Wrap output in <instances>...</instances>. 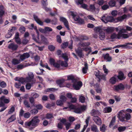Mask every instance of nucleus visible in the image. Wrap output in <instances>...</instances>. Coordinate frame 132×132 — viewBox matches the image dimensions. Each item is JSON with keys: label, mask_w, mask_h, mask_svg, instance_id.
<instances>
[{"label": "nucleus", "mask_w": 132, "mask_h": 132, "mask_svg": "<svg viewBox=\"0 0 132 132\" xmlns=\"http://www.w3.org/2000/svg\"><path fill=\"white\" fill-rule=\"evenodd\" d=\"M91 130L92 131L94 132H98V131L97 126L94 124L91 126Z\"/></svg>", "instance_id": "393cba45"}, {"label": "nucleus", "mask_w": 132, "mask_h": 132, "mask_svg": "<svg viewBox=\"0 0 132 132\" xmlns=\"http://www.w3.org/2000/svg\"><path fill=\"white\" fill-rule=\"evenodd\" d=\"M68 80H72V82H75L77 79L74 78V76L72 75H70L68 76L67 77Z\"/></svg>", "instance_id": "72a5a7b5"}, {"label": "nucleus", "mask_w": 132, "mask_h": 132, "mask_svg": "<svg viewBox=\"0 0 132 132\" xmlns=\"http://www.w3.org/2000/svg\"><path fill=\"white\" fill-rule=\"evenodd\" d=\"M103 69L104 71V73L105 74V75H106L108 73V70L106 69V66L105 65H103Z\"/></svg>", "instance_id": "e2e57ef3"}, {"label": "nucleus", "mask_w": 132, "mask_h": 132, "mask_svg": "<svg viewBox=\"0 0 132 132\" xmlns=\"http://www.w3.org/2000/svg\"><path fill=\"white\" fill-rule=\"evenodd\" d=\"M28 76L26 77L28 82H30L34 79V75L32 72H29L28 73Z\"/></svg>", "instance_id": "dca6fc26"}, {"label": "nucleus", "mask_w": 132, "mask_h": 132, "mask_svg": "<svg viewBox=\"0 0 132 132\" xmlns=\"http://www.w3.org/2000/svg\"><path fill=\"white\" fill-rule=\"evenodd\" d=\"M23 103L24 105L27 108H29L30 107V105L29 102L26 100H25L23 102Z\"/></svg>", "instance_id": "79ce46f5"}, {"label": "nucleus", "mask_w": 132, "mask_h": 132, "mask_svg": "<svg viewBox=\"0 0 132 132\" xmlns=\"http://www.w3.org/2000/svg\"><path fill=\"white\" fill-rule=\"evenodd\" d=\"M48 48V49L51 51H54L55 49V47L52 45H49Z\"/></svg>", "instance_id": "8fccbe9b"}, {"label": "nucleus", "mask_w": 132, "mask_h": 132, "mask_svg": "<svg viewBox=\"0 0 132 132\" xmlns=\"http://www.w3.org/2000/svg\"><path fill=\"white\" fill-rule=\"evenodd\" d=\"M90 43L89 42H84L82 43H80L79 45L81 47L88 46L90 45Z\"/></svg>", "instance_id": "7c9ffc66"}, {"label": "nucleus", "mask_w": 132, "mask_h": 132, "mask_svg": "<svg viewBox=\"0 0 132 132\" xmlns=\"http://www.w3.org/2000/svg\"><path fill=\"white\" fill-rule=\"evenodd\" d=\"M103 31H105L106 33L110 34L112 32L114 31V28L112 27H104L102 28Z\"/></svg>", "instance_id": "4468645a"}, {"label": "nucleus", "mask_w": 132, "mask_h": 132, "mask_svg": "<svg viewBox=\"0 0 132 132\" xmlns=\"http://www.w3.org/2000/svg\"><path fill=\"white\" fill-rule=\"evenodd\" d=\"M118 34H117L115 33H114L112 34L111 36V38L112 39L115 38H118Z\"/></svg>", "instance_id": "e433bc0d"}, {"label": "nucleus", "mask_w": 132, "mask_h": 132, "mask_svg": "<svg viewBox=\"0 0 132 132\" xmlns=\"http://www.w3.org/2000/svg\"><path fill=\"white\" fill-rule=\"evenodd\" d=\"M79 38L80 40H87L88 39V38L87 36L84 35L79 36Z\"/></svg>", "instance_id": "2f4dec72"}, {"label": "nucleus", "mask_w": 132, "mask_h": 132, "mask_svg": "<svg viewBox=\"0 0 132 132\" xmlns=\"http://www.w3.org/2000/svg\"><path fill=\"white\" fill-rule=\"evenodd\" d=\"M40 65L43 67H45L46 69H48L49 70H51L50 68L48 67V65L47 63H46L45 64H43L42 62V61H40Z\"/></svg>", "instance_id": "f704fd0d"}, {"label": "nucleus", "mask_w": 132, "mask_h": 132, "mask_svg": "<svg viewBox=\"0 0 132 132\" xmlns=\"http://www.w3.org/2000/svg\"><path fill=\"white\" fill-rule=\"evenodd\" d=\"M56 39L57 42L59 43H61L62 42V40L61 39L60 36L59 35L56 36Z\"/></svg>", "instance_id": "bf43d9fd"}, {"label": "nucleus", "mask_w": 132, "mask_h": 132, "mask_svg": "<svg viewBox=\"0 0 132 132\" xmlns=\"http://www.w3.org/2000/svg\"><path fill=\"white\" fill-rule=\"evenodd\" d=\"M3 8H2L0 10V17H2L5 13V11L3 10Z\"/></svg>", "instance_id": "0e129e2a"}, {"label": "nucleus", "mask_w": 132, "mask_h": 132, "mask_svg": "<svg viewBox=\"0 0 132 132\" xmlns=\"http://www.w3.org/2000/svg\"><path fill=\"white\" fill-rule=\"evenodd\" d=\"M0 85L2 88H5L6 86V83L4 81L0 82Z\"/></svg>", "instance_id": "6e6d98bb"}, {"label": "nucleus", "mask_w": 132, "mask_h": 132, "mask_svg": "<svg viewBox=\"0 0 132 132\" xmlns=\"http://www.w3.org/2000/svg\"><path fill=\"white\" fill-rule=\"evenodd\" d=\"M50 63L51 65H52L55 68H56L59 69H61L60 66L63 67H67L68 66V63L66 61H63L61 60H59L56 62L53 59L51 58L49 60Z\"/></svg>", "instance_id": "f257e3e1"}, {"label": "nucleus", "mask_w": 132, "mask_h": 132, "mask_svg": "<svg viewBox=\"0 0 132 132\" xmlns=\"http://www.w3.org/2000/svg\"><path fill=\"white\" fill-rule=\"evenodd\" d=\"M93 119L95 123L98 125H100L102 123L101 119L98 116L93 117Z\"/></svg>", "instance_id": "2eb2a0df"}, {"label": "nucleus", "mask_w": 132, "mask_h": 132, "mask_svg": "<svg viewBox=\"0 0 132 132\" xmlns=\"http://www.w3.org/2000/svg\"><path fill=\"white\" fill-rule=\"evenodd\" d=\"M8 47L9 49H11L13 51H15L18 48V46L13 43H11L9 45Z\"/></svg>", "instance_id": "6ab92c4d"}, {"label": "nucleus", "mask_w": 132, "mask_h": 132, "mask_svg": "<svg viewBox=\"0 0 132 132\" xmlns=\"http://www.w3.org/2000/svg\"><path fill=\"white\" fill-rule=\"evenodd\" d=\"M124 88V85L121 84H119L118 85L114 86V89L116 91H118L119 90H123Z\"/></svg>", "instance_id": "5701e85b"}, {"label": "nucleus", "mask_w": 132, "mask_h": 132, "mask_svg": "<svg viewBox=\"0 0 132 132\" xmlns=\"http://www.w3.org/2000/svg\"><path fill=\"white\" fill-rule=\"evenodd\" d=\"M24 111L21 109L20 110V112L19 116L20 117H21L23 116L25 118H28L30 116V114L29 112H28L27 113H24Z\"/></svg>", "instance_id": "1a4fd4ad"}, {"label": "nucleus", "mask_w": 132, "mask_h": 132, "mask_svg": "<svg viewBox=\"0 0 132 132\" xmlns=\"http://www.w3.org/2000/svg\"><path fill=\"white\" fill-rule=\"evenodd\" d=\"M72 123L71 122H67L64 125L65 126L66 129L67 130H68L69 128H70Z\"/></svg>", "instance_id": "58836bf2"}, {"label": "nucleus", "mask_w": 132, "mask_h": 132, "mask_svg": "<svg viewBox=\"0 0 132 132\" xmlns=\"http://www.w3.org/2000/svg\"><path fill=\"white\" fill-rule=\"evenodd\" d=\"M75 51L78 56L80 57H83L84 56V54L82 52V50L80 47H78L77 49H75Z\"/></svg>", "instance_id": "9b49d317"}, {"label": "nucleus", "mask_w": 132, "mask_h": 132, "mask_svg": "<svg viewBox=\"0 0 132 132\" xmlns=\"http://www.w3.org/2000/svg\"><path fill=\"white\" fill-rule=\"evenodd\" d=\"M85 67L82 69V71L85 74L87 73L88 69L87 64L85 63L84 64Z\"/></svg>", "instance_id": "a878e982"}, {"label": "nucleus", "mask_w": 132, "mask_h": 132, "mask_svg": "<svg viewBox=\"0 0 132 132\" xmlns=\"http://www.w3.org/2000/svg\"><path fill=\"white\" fill-rule=\"evenodd\" d=\"M68 45V43L64 42L61 45V48L63 49L65 48Z\"/></svg>", "instance_id": "13d9d810"}, {"label": "nucleus", "mask_w": 132, "mask_h": 132, "mask_svg": "<svg viewBox=\"0 0 132 132\" xmlns=\"http://www.w3.org/2000/svg\"><path fill=\"white\" fill-rule=\"evenodd\" d=\"M30 112L32 114H36L38 113V110L36 109H34L31 110L30 111Z\"/></svg>", "instance_id": "37998d69"}, {"label": "nucleus", "mask_w": 132, "mask_h": 132, "mask_svg": "<svg viewBox=\"0 0 132 132\" xmlns=\"http://www.w3.org/2000/svg\"><path fill=\"white\" fill-rule=\"evenodd\" d=\"M127 16L126 14H124L122 16H120L115 19V22L117 23L119 22H121L126 19Z\"/></svg>", "instance_id": "f3484780"}, {"label": "nucleus", "mask_w": 132, "mask_h": 132, "mask_svg": "<svg viewBox=\"0 0 132 132\" xmlns=\"http://www.w3.org/2000/svg\"><path fill=\"white\" fill-rule=\"evenodd\" d=\"M85 97L82 96H81L79 98L80 101L82 103L85 102Z\"/></svg>", "instance_id": "a18cd8bd"}, {"label": "nucleus", "mask_w": 132, "mask_h": 132, "mask_svg": "<svg viewBox=\"0 0 132 132\" xmlns=\"http://www.w3.org/2000/svg\"><path fill=\"white\" fill-rule=\"evenodd\" d=\"M116 77L120 80H123L126 78L123 73L121 71H120L119 72L118 76L116 75Z\"/></svg>", "instance_id": "aec40b11"}, {"label": "nucleus", "mask_w": 132, "mask_h": 132, "mask_svg": "<svg viewBox=\"0 0 132 132\" xmlns=\"http://www.w3.org/2000/svg\"><path fill=\"white\" fill-rule=\"evenodd\" d=\"M63 101L61 100H58L57 101L56 103L58 105L61 106L63 105Z\"/></svg>", "instance_id": "680f3d73"}, {"label": "nucleus", "mask_w": 132, "mask_h": 132, "mask_svg": "<svg viewBox=\"0 0 132 132\" xmlns=\"http://www.w3.org/2000/svg\"><path fill=\"white\" fill-rule=\"evenodd\" d=\"M31 95L34 98H36L38 97L39 96V95L35 92H34L31 94Z\"/></svg>", "instance_id": "09e8293b"}, {"label": "nucleus", "mask_w": 132, "mask_h": 132, "mask_svg": "<svg viewBox=\"0 0 132 132\" xmlns=\"http://www.w3.org/2000/svg\"><path fill=\"white\" fill-rule=\"evenodd\" d=\"M41 3L43 6H47L48 5L47 0H42Z\"/></svg>", "instance_id": "5fc2aeb1"}, {"label": "nucleus", "mask_w": 132, "mask_h": 132, "mask_svg": "<svg viewBox=\"0 0 132 132\" xmlns=\"http://www.w3.org/2000/svg\"><path fill=\"white\" fill-rule=\"evenodd\" d=\"M123 110L119 112L118 116L120 120L122 122L125 121V114L123 113Z\"/></svg>", "instance_id": "ddd939ff"}, {"label": "nucleus", "mask_w": 132, "mask_h": 132, "mask_svg": "<svg viewBox=\"0 0 132 132\" xmlns=\"http://www.w3.org/2000/svg\"><path fill=\"white\" fill-rule=\"evenodd\" d=\"M15 110L14 107L13 106H12L9 110L7 114H11Z\"/></svg>", "instance_id": "ea45409f"}, {"label": "nucleus", "mask_w": 132, "mask_h": 132, "mask_svg": "<svg viewBox=\"0 0 132 132\" xmlns=\"http://www.w3.org/2000/svg\"><path fill=\"white\" fill-rule=\"evenodd\" d=\"M33 17L35 21L40 26H43V22L42 21L37 15L35 14H34L33 15Z\"/></svg>", "instance_id": "a211bd4d"}, {"label": "nucleus", "mask_w": 132, "mask_h": 132, "mask_svg": "<svg viewBox=\"0 0 132 132\" xmlns=\"http://www.w3.org/2000/svg\"><path fill=\"white\" fill-rule=\"evenodd\" d=\"M126 129L125 127L121 126L118 128V130L120 132L124 131Z\"/></svg>", "instance_id": "3c124183"}, {"label": "nucleus", "mask_w": 132, "mask_h": 132, "mask_svg": "<svg viewBox=\"0 0 132 132\" xmlns=\"http://www.w3.org/2000/svg\"><path fill=\"white\" fill-rule=\"evenodd\" d=\"M20 62V61L16 59H13L12 61V63L13 65H15L18 64Z\"/></svg>", "instance_id": "4c0bfd02"}, {"label": "nucleus", "mask_w": 132, "mask_h": 132, "mask_svg": "<svg viewBox=\"0 0 132 132\" xmlns=\"http://www.w3.org/2000/svg\"><path fill=\"white\" fill-rule=\"evenodd\" d=\"M89 8L90 10L91 11L93 12L95 11V8L94 5H90Z\"/></svg>", "instance_id": "4d7b16f0"}, {"label": "nucleus", "mask_w": 132, "mask_h": 132, "mask_svg": "<svg viewBox=\"0 0 132 132\" xmlns=\"http://www.w3.org/2000/svg\"><path fill=\"white\" fill-rule=\"evenodd\" d=\"M106 126L104 124H103L102 126L100 127V130L102 132H105L106 130Z\"/></svg>", "instance_id": "c9c22d12"}, {"label": "nucleus", "mask_w": 132, "mask_h": 132, "mask_svg": "<svg viewBox=\"0 0 132 132\" xmlns=\"http://www.w3.org/2000/svg\"><path fill=\"white\" fill-rule=\"evenodd\" d=\"M86 109V107L84 105L81 106L80 108H77L76 106L74 112L77 113H80L82 111H85Z\"/></svg>", "instance_id": "9d476101"}, {"label": "nucleus", "mask_w": 132, "mask_h": 132, "mask_svg": "<svg viewBox=\"0 0 132 132\" xmlns=\"http://www.w3.org/2000/svg\"><path fill=\"white\" fill-rule=\"evenodd\" d=\"M19 82H20L21 84H23L24 82H28L26 79V77L25 78L21 77L19 78Z\"/></svg>", "instance_id": "bb28decb"}, {"label": "nucleus", "mask_w": 132, "mask_h": 132, "mask_svg": "<svg viewBox=\"0 0 132 132\" xmlns=\"http://www.w3.org/2000/svg\"><path fill=\"white\" fill-rule=\"evenodd\" d=\"M117 78L116 77V75L114 77H112L110 80V82L112 84H115Z\"/></svg>", "instance_id": "c756f323"}, {"label": "nucleus", "mask_w": 132, "mask_h": 132, "mask_svg": "<svg viewBox=\"0 0 132 132\" xmlns=\"http://www.w3.org/2000/svg\"><path fill=\"white\" fill-rule=\"evenodd\" d=\"M125 114V119H126L127 120H128L130 119L131 118V116L129 113H127Z\"/></svg>", "instance_id": "052dcab7"}, {"label": "nucleus", "mask_w": 132, "mask_h": 132, "mask_svg": "<svg viewBox=\"0 0 132 132\" xmlns=\"http://www.w3.org/2000/svg\"><path fill=\"white\" fill-rule=\"evenodd\" d=\"M106 75H104V74H100V76L98 77V78L99 79L98 80L99 82L100 81L101 79H103V80L105 81L106 80L105 76Z\"/></svg>", "instance_id": "cd10ccee"}, {"label": "nucleus", "mask_w": 132, "mask_h": 132, "mask_svg": "<svg viewBox=\"0 0 132 132\" xmlns=\"http://www.w3.org/2000/svg\"><path fill=\"white\" fill-rule=\"evenodd\" d=\"M116 118L115 117L113 118L109 124V126L111 127V126L113 125L115 122Z\"/></svg>", "instance_id": "c03bdc74"}, {"label": "nucleus", "mask_w": 132, "mask_h": 132, "mask_svg": "<svg viewBox=\"0 0 132 132\" xmlns=\"http://www.w3.org/2000/svg\"><path fill=\"white\" fill-rule=\"evenodd\" d=\"M26 66L22 64H20L17 65L16 68L18 70L21 69Z\"/></svg>", "instance_id": "603ef678"}, {"label": "nucleus", "mask_w": 132, "mask_h": 132, "mask_svg": "<svg viewBox=\"0 0 132 132\" xmlns=\"http://www.w3.org/2000/svg\"><path fill=\"white\" fill-rule=\"evenodd\" d=\"M112 110L111 107H107L105 108L104 110V112L105 113H108L111 112Z\"/></svg>", "instance_id": "473e14b6"}, {"label": "nucleus", "mask_w": 132, "mask_h": 132, "mask_svg": "<svg viewBox=\"0 0 132 132\" xmlns=\"http://www.w3.org/2000/svg\"><path fill=\"white\" fill-rule=\"evenodd\" d=\"M103 56L104 59L106 60L107 62H110L112 60L111 57L110 56L109 54L108 53L103 54Z\"/></svg>", "instance_id": "4be33fe9"}, {"label": "nucleus", "mask_w": 132, "mask_h": 132, "mask_svg": "<svg viewBox=\"0 0 132 132\" xmlns=\"http://www.w3.org/2000/svg\"><path fill=\"white\" fill-rule=\"evenodd\" d=\"M94 31L99 33V38L101 40H103L105 37V32L103 31L102 27L99 26L96 27L94 29Z\"/></svg>", "instance_id": "39448f33"}, {"label": "nucleus", "mask_w": 132, "mask_h": 132, "mask_svg": "<svg viewBox=\"0 0 132 132\" xmlns=\"http://www.w3.org/2000/svg\"><path fill=\"white\" fill-rule=\"evenodd\" d=\"M72 85L73 88L76 90H78L80 89L82 85V83L81 81H78L77 80L75 82H74Z\"/></svg>", "instance_id": "6e6552de"}, {"label": "nucleus", "mask_w": 132, "mask_h": 132, "mask_svg": "<svg viewBox=\"0 0 132 132\" xmlns=\"http://www.w3.org/2000/svg\"><path fill=\"white\" fill-rule=\"evenodd\" d=\"M57 19L56 18H54L53 19L51 20V22L52 24L55 25L57 23Z\"/></svg>", "instance_id": "774afa93"}, {"label": "nucleus", "mask_w": 132, "mask_h": 132, "mask_svg": "<svg viewBox=\"0 0 132 132\" xmlns=\"http://www.w3.org/2000/svg\"><path fill=\"white\" fill-rule=\"evenodd\" d=\"M60 21L64 23V25L68 30H70L69 27V23L67 20L65 18L63 17H60Z\"/></svg>", "instance_id": "f8f14e48"}, {"label": "nucleus", "mask_w": 132, "mask_h": 132, "mask_svg": "<svg viewBox=\"0 0 132 132\" xmlns=\"http://www.w3.org/2000/svg\"><path fill=\"white\" fill-rule=\"evenodd\" d=\"M116 31H118V39H120L122 37L124 38H127L129 37V35L127 34H125L126 33V30L123 28L119 26L115 28Z\"/></svg>", "instance_id": "7ed1b4c3"}, {"label": "nucleus", "mask_w": 132, "mask_h": 132, "mask_svg": "<svg viewBox=\"0 0 132 132\" xmlns=\"http://www.w3.org/2000/svg\"><path fill=\"white\" fill-rule=\"evenodd\" d=\"M29 101L31 103V104L34 105L35 104L34 102V98L33 97H31L29 98Z\"/></svg>", "instance_id": "864d4df0"}, {"label": "nucleus", "mask_w": 132, "mask_h": 132, "mask_svg": "<svg viewBox=\"0 0 132 132\" xmlns=\"http://www.w3.org/2000/svg\"><path fill=\"white\" fill-rule=\"evenodd\" d=\"M101 20L105 23L108 22H111L113 23L115 22V19L112 16H108L106 17L105 16H103L101 18Z\"/></svg>", "instance_id": "423d86ee"}, {"label": "nucleus", "mask_w": 132, "mask_h": 132, "mask_svg": "<svg viewBox=\"0 0 132 132\" xmlns=\"http://www.w3.org/2000/svg\"><path fill=\"white\" fill-rule=\"evenodd\" d=\"M16 119L15 115V114L12 115L7 120L6 122L9 123L14 121Z\"/></svg>", "instance_id": "b1692460"}, {"label": "nucleus", "mask_w": 132, "mask_h": 132, "mask_svg": "<svg viewBox=\"0 0 132 132\" xmlns=\"http://www.w3.org/2000/svg\"><path fill=\"white\" fill-rule=\"evenodd\" d=\"M83 0H77L76 1V2L77 5H81L83 3Z\"/></svg>", "instance_id": "338daca9"}, {"label": "nucleus", "mask_w": 132, "mask_h": 132, "mask_svg": "<svg viewBox=\"0 0 132 132\" xmlns=\"http://www.w3.org/2000/svg\"><path fill=\"white\" fill-rule=\"evenodd\" d=\"M109 5L111 7H113L116 4V3L114 1L111 0L109 3Z\"/></svg>", "instance_id": "49530a36"}, {"label": "nucleus", "mask_w": 132, "mask_h": 132, "mask_svg": "<svg viewBox=\"0 0 132 132\" xmlns=\"http://www.w3.org/2000/svg\"><path fill=\"white\" fill-rule=\"evenodd\" d=\"M40 122L38 117L35 116L33 117L32 120L29 122H26L25 125L27 127H30L31 126V129L37 126Z\"/></svg>", "instance_id": "f03ea898"}, {"label": "nucleus", "mask_w": 132, "mask_h": 132, "mask_svg": "<svg viewBox=\"0 0 132 132\" xmlns=\"http://www.w3.org/2000/svg\"><path fill=\"white\" fill-rule=\"evenodd\" d=\"M30 54L28 53H24L21 55L20 57L21 60L22 61L26 58H28L30 57Z\"/></svg>", "instance_id": "412c9836"}, {"label": "nucleus", "mask_w": 132, "mask_h": 132, "mask_svg": "<svg viewBox=\"0 0 132 132\" xmlns=\"http://www.w3.org/2000/svg\"><path fill=\"white\" fill-rule=\"evenodd\" d=\"M112 15L113 16H116L118 14V12L117 10H114L111 13Z\"/></svg>", "instance_id": "69168bd1"}, {"label": "nucleus", "mask_w": 132, "mask_h": 132, "mask_svg": "<svg viewBox=\"0 0 132 132\" xmlns=\"http://www.w3.org/2000/svg\"><path fill=\"white\" fill-rule=\"evenodd\" d=\"M68 13L72 16V18L74 21H77L79 24L82 25L84 24L85 22L84 20L77 15L76 12L74 11H69Z\"/></svg>", "instance_id": "20e7f679"}, {"label": "nucleus", "mask_w": 132, "mask_h": 132, "mask_svg": "<svg viewBox=\"0 0 132 132\" xmlns=\"http://www.w3.org/2000/svg\"><path fill=\"white\" fill-rule=\"evenodd\" d=\"M64 81V80L63 79L60 80H57L56 83L60 87H61L62 86L63 84Z\"/></svg>", "instance_id": "c85d7f7f"}, {"label": "nucleus", "mask_w": 132, "mask_h": 132, "mask_svg": "<svg viewBox=\"0 0 132 132\" xmlns=\"http://www.w3.org/2000/svg\"><path fill=\"white\" fill-rule=\"evenodd\" d=\"M21 84L20 82H16L15 84V87L18 89H19L21 86Z\"/></svg>", "instance_id": "de8ad7c7"}, {"label": "nucleus", "mask_w": 132, "mask_h": 132, "mask_svg": "<svg viewBox=\"0 0 132 132\" xmlns=\"http://www.w3.org/2000/svg\"><path fill=\"white\" fill-rule=\"evenodd\" d=\"M62 57L65 60V61L68 62V57L66 53H63L61 55Z\"/></svg>", "instance_id": "a19ab883"}, {"label": "nucleus", "mask_w": 132, "mask_h": 132, "mask_svg": "<svg viewBox=\"0 0 132 132\" xmlns=\"http://www.w3.org/2000/svg\"><path fill=\"white\" fill-rule=\"evenodd\" d=\"M10 102L9 99L6 98L4 96H2L0 97V107L4 106L5 103H8Z\"/></svg>", "instance_id": "0eeeda50"}]
</instances>
